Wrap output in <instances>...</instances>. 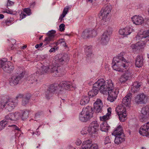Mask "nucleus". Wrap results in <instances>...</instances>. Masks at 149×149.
<instances>
[{
  "label": "nucleus",
  "instance_id": "nucleus-17",
  "mask_svg": "<svg viewBox=\"0 0 149 149\" xmlns=\"http://www.w3.org/2000/svg\"><path fill=\"white\" fill-rule=\"evenodd\" d=\"M21 116L19 112L11 113L6 116L5 119L9 122V120H16L19 119Z\"/></svg>",
  "mask_w": 149,
  "mask_h": 149
},
{
  "label": "nucleus",
  "instance_id": "nucleus-18",
  "mask_svg": "<svg viewBox=\"0 0 149 149\" xmlns=\"http://www.w3.org/2000/svg\"><path fill=\"white\" fill-rule=\"evenodd\" d=\"M92 47L91 46H87L85 47V50L86 55L88 59L93 60L95 56L92 52Z\"/></svg>",
  "mask_w": 149,
  "mask_h": 149
},
{
  "label": "nucleus",
  "instance_id": "nucleus-6",
  "mask_svg": "<svg viewBox=\"0 0 149 149\" xmlns=\"http://www.w3.org/2000/svg\"><path fill=\"white\" fill-rule=\"evenodd\" d=\"M93 117V111L91 107L83 108L79 116V119L83 122H86Z\"/></svg>",
  "mask_w": 149,
  "mask_h": 149
},
{
  "label": "nucleus",
  "instance_id": "nucleus-54",
  "mask_svg": "<svg viewBox=\"0 0 149 149\" xmlns=\"http://www.w3.org/2000/svg\"><path fill=\"white\" fill-rule=\"evenodd\" d=\"M82 143V142L81 140L79 139H77L76 140L75 142V144L77 146H79L80 144H81Z\"/></svg>",
  "mask_w": 149,
  "mask_h": 149
},
{
  "label": "nucleus",
  "instance_id": "nucleus-62",
  "mask_svg": "<svg viewBox=\"0 0 149 149\" xmlns=\"http://www.w3.org/2000/svg\"><path fill=\"white\" fill-rule=\"evenodd\" d=\"M26 47H27L26 45H25L23 46H22L21 47V48L24 49H25V48H26Z\"/></svg>",
  "mask_w": 149,
  "mask_h": 149
},
{
  "label": "nucleus",
  "instance_id": "nucleus-29",
  "mask_svg": "<svg viewBox=\"0 0 149 149\" xmlns=\"http://www.w3.org/2000/svg\"><path fill=\"white\" fill-rule=\"evenodd\" d=\"M95 84V83L93 85V88L88 93V95L91 97L95 96L98 93V90L100 91L99 88L94 87V85Z\"/></svg>",
  "mask_w": 149,
  "mask_h": 149
},
{
  "label": "nucleus",
  "instance_id": "nucleus-60",
  "mask_svg": "<svg viewBox=\"0 0 149 149\" xmlns=\"http://www.w3.org/2000/svg\"><path fill=\"white\" fill-rule=\"evenodd\" d=\"M66 149H76V148L71 146H69L67 147Z\"/></svg>",
  "mask_w": 149,
  "mask_h": 149
},
{
  "label": "nucleus",
  "instance_id": "nucleus-42",
  "mask_svg": "<svg viewBox=\"0 0 149 149\" xmlns=\"http://www.w3.org/2000/svg\"><path fill=\"white\" fill-rule=\"evenodd\" d=\"M30 98L29 95H27V96L24 97L22 101V104L23 105H25L28 102L29 99Z\"/></svg>",
  "mask_w": 149,
  "mask_h": 149
},
{
  "label": "nucleus",
  "instance_id": "nucleus-26",
  "mask_svg": "<svg viewBox=\"0 0 149 149\" xmlns=\"http://www.w3.org/2000/svg\"><path fill=\"white\" fill-rule=\"evenodd\" d=\"M25 74V71L21 68H18L16 69L15 75L17 76L21 79L23 77L24 74Z\"/></svg>",
  "mask_w": 149,
  "mask_h": 149
},
{
  "label": "nucleus",
  "instance_id": "nucleus-49",
  "mask_svg": "<svg viewBox=\"0 0 149 149\" xmlns=\"http://www.w3.org/2000/svg\"><path fill=\"white\" fill-rule=\"evenodd\" d=\"M104 141V143L105 145L107 144H110L111 143V141L108 136H107L105 137Z\"/></svg>",
  "mask_w": 149,
  "mask_h": 149
},
{
  "label": "nucleus",
  "instance_id": "nucleus-34",
  "mask_svg": "<svg viewBox=\"0 0 149 149\" xmlns=\"http://www.w3.org/2000/svg\"><path fill=\"white\" fill-rule=\"evenodd\" d=\"M141 41L140 40L135 44H132L130 46L131 48L133 51L136 50V49H139V47L140 46H142V43H141Z\"/></svg>",
  "mask_w": 149,
  "mask_h": 149
},
{
  "label": "nucleus",
  "instance_id": "nucleus-57",
  "mask_svg": "<svg viewBox=\"0 0 149 149\" xmlns=\"http://www.w3.org/2000/svg\"><path fill=\"white\" fill-rule=\"evenodd\" d=\"M10 126L13 127V128H14L15 130H17L19 131H20V129L19 128H18L17 126H15V125H13Z\"/></svg>",
  "mask_w": 149,
  "mask_h": 149
},
{
  "label": "nucleus",
  "instance_id": "nucleus-23",
  "mask_svg": "<svg viewBox=\"0 0 149 149\" xmlns=\"http://www.w3.org/2000/svg\"><path fill=\"white\" fill-rule=\"evenodd\" d=\"M94 108L96 112L99 113L101 111L102 106V103L100 99H97L94 104Z\"/></svg>",
  "mask_w": 149,
  "mask_h": 149
},
{
  "label": "nucleus",
  "instance_id": "nucleus-37",
  "mask_svg": "<svg viewBox=\"0 0 149 149\" xmlns=\"http://www.w3.org/2000/svg\"><path fill=\"white\" fill-rule=\"evenodd\" d=\"M50 66H42L41 68V70L42 71L41 72L43 74L50 72Z\"/></svg>",
  "mask_w": 149,
  "mask_h": 149
},
{
  "label": "nucleus",
  "instance_id": "nucleus-50",
  "mask_svg": "<svg viewBox=\"0 0 149 149\" xmlns=\"http://www.w3.org/2000/svg\"><path fill=\"white\" fill-rule=\"evenodd\" d=\"M26 16V15L23 12H22L20 14V20H21L25 18Z\"/></svg>",
  "mask_w": 149,
  "mask_h": 149
},
{
  "label": "nucleus",
  "instance_id": "nucleus-1",
  "mask_svg": "<svg viewBox=\"0 0 149 149\" xmlns=\"http://www.w3.org/2000/svg\"><path fill=\"white\" fill-rule=\"evenodd\" d=\"M94 87L100 89V92L103 94L108 93V100L112 102L116 99L119 93L118 89L115 88L112 80L105 81L103 79H98L94 85Z\"/></svg>",
  "mask_w": 149,
  "mask_h": 149
},
{
  "label": "nucleus",
  "instance_id": "nucleus-53",
  "mask_svg": "<svg viewBox=\"0 0 149 149\" xmlns=\"http://www.w3.org/2000/svg\"><path fill=\"white\" fill-rule=\"evenodd\" d=\"M23 96V95L22 94H19L17 95L15 97V101H16L17 102V100H18L21 99V98Z\"/></svg>",
  "mask_w": 149,
  "mask_h": 149
},
{
  "label": "nucleus",
  "instance_id": "nucleus-58",
  "mask_svg": "<svg viewBox=\"0 0 149 149\" xmlns=\"http://www.w3.org/2000/svg\"><path fill=\"white\" fill-rule=\"evenodd\" d=\"M41 113L38 112L36 113L35 115V117L36 118H37L38 117H39V116L41 115Z\"/></svg>",
  "mask_w": 149,
  "mask_h": 149
},
{
  "label": "nucleus",
  "instance_id": "nucleus-10",
  "mask_svg": "<svg viewBox=\"0 0 149 149\" xmlns=\"http://www.w3.org/2000/svg\"><path fill=\"white\" fill-rule=\"evenodd\" d=\"M0 68H2L4 71L8 73L11 72L14 69L13 63L10 61L0 60Z\"/></svg>",
  "mask_w": 149,
  "mask_h": 149
},
{
  "label": "nucleus",
  "instance_id": "nucleus-16",
  "mask_svg": "<svg viewBox=\"0 0 149 149\" xmlns=\"http://www.w3.org/2000/svg\"><path fill=\"white\" fill-rule=\"evenodd\" d=\"M99 124L96 121L92 122L91 124L88 128V133L90 134L93 136L98 130Z\"/></svg>",
  "mask_w": 149,
  "mask_h": 149
},
{
  "label": "nucleus",
  "instance_id": "nucleus-55",
  "mask_svg": "<svg viewBox=\"0 0 149 149\" xmlns=\"http://www.w3.org/2000/svg\"><path fill=\"white\" fill-rule=\"evenodd\" d=\"M14 2L8 0L7 4V6H10L14 5Z\"/></svg>",
  "mask_w": 149,
  "mask_h": 149
},
{
  "label": "nucleus",
  "instance_id": "nucleus-13",
  "mask_svg": "<svg viewBox=\"0 0 149 149\" xmlns=\"http://www.w3.org/2000/svg\"><path fill=\"white\" fill-rule=\"evenodd\" d=\"M134 29L129 26H127L124 28L121 29L119 31V34L123 36V37H127L128 35L134 31Z\"/></svg>",
  "mask_w": 149,
  "mask_h": 149
},
{
  "label": "nucleus",
  "instance_id": "nucleus-24",
  "mask_svg": "<svg viewBox=\"0 0 149 149\" xmlns=\"http://www.w3.org/2000/svg\"><path fill=\"white\" fill-rule=\"evenodd\" d=\"M85 34L88 37V36H95L96 35V31L94 29H87L84 31L82 33V36Z\"/></svg>",
  "mask_w": 149,
  "mask_h": 149
},
{
  "label": "nucleus",
  "instance_id": "nucleus-39",
  "mask_svg": "<svg viewBox=\"0 0 149 149\" xmlns=\"http://www.w3.org/2000/svg\"><path fill=\"white\" fill-rule=\"evenodd\" d=\"M8 120H4L0 122V130H2L7 125Z\"/></svg>",
  "mask_w": 149,
  "mask_h": 149
},
{
  "label": "nucleus",
  "instance_id": "nucleus-4",
  "mask_svg": "<svg viewBox=\"0 0 149 149\" xmlns=\"http://www.w3.org/2000/svg\"><path fill=\"white\" fill-rule=\"evenodd\" d=\"M123 53H121L119 56L113 58L112 68L115 70L122 71L126 69L128 67V63L123 57Z\"/></svg>",
  "mask_w": 149,
  "mask_h": 149
},
{
  "label": "nucleus",
  "instance_id": "nucleus-15",
  "mask_svg": "<svg viewBox=\"0 0 149 149\" xmlns=\"http://www.w3.org/2000/svg\"><path fill=\"white\" fill-rule=\"evenodd\" d=\"M148 107L147 106L142 108L139 116V118L141 121H143L148 119L149 116L148 113Z\"/></svg>",
  "mask_w": 149,
  "mask_h": 149
},
{
  "label": "nucleus",
  "instance_id": "nucleus-59",
  "mask_svg": "<svg viewBox=\"0 0 149 149\" xmlns=\"http://www.w3.org/2000/svg\"><path fill=\"white\" fill-rule=\"evenodd\" d=\"M36 3L35 2H32L30 3V6L31 8L33 7L35 5Z\"/></svg>",
  "mask_w": 149,
  "mask_h": 149
},
{
  "label": "nucleus",
  "instance_id": "nucleus-11",
  "mask_svg": "<svg viewBox=\"0 0 149 149\" xmlns=\"http://www.w3.org/2000/svg\"><path fill=\"white\" fill-rule=\"evenodd\" d=\"M148 98V96L142 93L137 95L134 101L136 104L139 105L144 104L147 101Z\"/></svg>",
  "mask_w": 149,
  "mask_h": 149
},
{
  "label": "nucleus",
  "instance_id": "nucleus-21",
  "mask_svg": "<svg viewBox=\"0 0 149 149\" xmlns=\"http://www.w3.org/2000/svg\"><path fill=\"white\" fill-rule=\"evenodd\" d=\"M21 79L14 75L9 79V84L12 86H14L17 84Z\"/></svg>",
  "mask_w": 149,
  "mask_h": 149
},
{
  "label": "nucleus",
  "instance_id": "nucleus-52",
  "mask_svg": "<svg viewBox=\"0 0 149 149\" xmlns=\"http://www.w3.org/2000/svg\"><path fill=\"white\" fill-rule=\"evenodd\" d=\"M65 25L64 24H61L59 26L60 31H63L65 30Z\"/></svg>",
  "mask_w": 149,
  "mask_h": 149
},
{
  "label": "nucleus",
  "instance_id": "nucleus-2",
  "mask_svg": "<svg viewBox=\"0 0 149 149\" xmlns=\"http://www.w3.org/2000/svg\"><path fill=\"white\" fill-rule=\"evenodd\" d=\"M74 87L73 84L69 81H62L58 85L56 84L51 85L48 87L47 90L44 93L45 98L49 99L51 98L53 95V93L59 90V93H62L61 91H65L66 90H70L71 88Z\"/></svg>",
  "mask_w": 149,
  "mask_h": 149
},
{
  "label": "nucleus",
  "instance_id": "nucleus-30",
  "mask_svg": "<svg viewBox=\"0 0 149 149\" xmlns=\"http://www.w3.org/2000/svg\"><path fill=\"white\" fill-rule=\"evenodd\" d=\"M100 130L103 132H107L110 128V126L107 122H103L100 125Z\"/></svg>",
  "mask_w": 149,
  "mask_h": 149
},
{
  "label": "nucleus",
  "instance_id": "nucleus-40",
  "mask_svg": "<svg viewBox=\"0 0 149 149\" xmlns=\"http://www.w3.org/2000/svg\"><path fill=\"white\" fill-rule=\"evenodd\" d=\"M54 40V39L52 38L47 36L45 38L43 42L45 43V45H47L49 44L51 42H53Z\"/></svg>",
  "mask_w": 149,
  "mask_h": 149
},
{
  "label": "nucleus",
  "instance_id": "nucleus-35",
  "mask_svg": "<svg viewBox=\"0 0 149 149\" xmlns=\"http://www.w3.org/2000/svg\"><path fill=\"white\" fill-rule=\"evenodd\" d=\"M127 81L130 80L132 78V73L129 70H127L125 71L124 73L122 74Z\"/></svg>",
  "mask_w": 149,
  "mask_h": 149
},
{
  "label": "nucleus",
  "instance_id": "nucleus-3",
  "mask_svg": "<svg viewBox=\"0 0 149 149\" xmlns=\"http://www.w3.org/2000/svg\"><path fill=\"white\" fill-rule=\"evenodd\" d=\"M59 57L56 56V60L53 61L52 65L50 66V72L55 73V76H61L64 75L66 72V71L60 65H62L64 62L69 60L67 55H63L62 57L59 58Z\"/></svg>",
  "mask_w": 149,
  "mask_h": 149
},
{
  "label": "nucleus",
  "instance_id": "nucleus-25",
  "mask_svg": "<svg viewBox=\"0 0 149 149\" xmlns=\"http://www.w3.org/2000/svg\"><path fill=\"white\" fill-rule=\"evenodd\" d=\"M146 38H147V39L149 41V30L143 31L142 34H138L136 36V39L139 40Z\"/></svg>",
  "mask_w": 149,
  "mask_h": 149
},
{
  "label": "nucleus",
  "instance_id": "nucleus-20",
  "mask_svg": "<svg viewBox=\"0 0 149 149\" xmlns=\"http://www.w3.org/2000/svg\"><path fill=\"white\" fill-rule=\"evenodd\" d=\"M131 19L133 23L136 25L141 24L144 22L143 18L141 16L139 15H134L132 17Z\"/></svg>",
  "mask_w": 149,
  "mask_h": 149
},
{
  "label": "nucleus",
  "instance_id": "nucleus-14",
  "mask_svg": "<svg viewBox=\"0 0 149 149\" xmlns=\"http://www.w3.org/2000/svg\"><path fill=\"white\" fill-rule=\"evenodd\" d=\"M139 133L143 136H149V122L145 124L140 127Z\"/></svg>",
  "mask_w": 149,
  "mask_h": 149
},
{
  "label": "nucleus",
  "instance_id": "nucleus-45",
  "mask_svg": "<svg viewBox=\"0 0 149 149\" xmlns=\"http://www.w3.org/2000/svg\"><path fill=\"white\" fill-rule=\"evenodd\" d=\"M4 13H7L8 14L14 15L16 14V12L15 11H13L12 10L8 9H6L5 11L3 12Z\"/></svg>",
  "mask_w": 149,
  "mask_h": 149
},
{
  "label": "nucleus",
  "instance_id": "nucleus-32",
  "mask_svg": "<svg viewBox=\"0 0 149 149\" xmlns=\"http://www.w3.org/2000/svg\"><path fill=\"white\" fill-rule=\"evenodd\" d=\"M38 77V74L35 73L29 76V80L31 81V83H33L37 81Z\"/></svg>",
  "mask_w": 149,
  "mask_h": 149
},
{
  "label": "nucleus",
  "instance_id": "nucleus-41",
  "mask_svg": "<svg viewBox=\"0 0 149 149\" xmlns=\"http://www.w3.org/2000/svg\"><path fill=\"white\" fill-rule=\"evenodd\" d=\"M118 82L121 84H124L127 81V79L122 75L118 78Z\"/></svg>",
  "mask_w": 149,
  "mask_h": 149
},
{
  "label": "nucleus",
  "instance_id": "nucleus-9",
  "mask_svg": "<svg viewBox=\"0 0 149 149\" xmlns=\"http://www.w3.org/2000/svg\"><path fill=\"white\" fill-rule=\"evenodd\" d=\"M126 109L124 106L117 107L116 109V112L119 116L120 121L123 122L126 119L127 114Z\"/></svg>",
  "mask_w": 149,
  "mask_h": 149
},
{
  "label": "nucleus",
  "instance_id": "nucleus-5",
  "mask_svg": "<svg viewBox=\"0 0 149 149\" xmlns=\"http://www.w3.org/2000/svg\"><path fill=\"white\" fill-rule=\"evenodd\" d=\"M112 134L115 137L114 142L117 145L120 144L125 140V136L122 127L120 125L115 129Z\"/></svg>",
  "mask_w": 149,
  "mask_h": 149
},
{
  "label": "nucleus",
  "instance_id": "nucleus-48",
  "mask_svg": "<svg viewBox=\"0 0 149 149\" xmlns=\"http://www.w3.org/2000/svg\"><path fill=\"white\" fill-rule=\"evenodd\" d=\"M92 141H91L90 146L89 148V149H98V146L96 144H92Z\"/></svg>",
  "mask_w": 149,
  "mask_h": 149
},
{
  "label": "nucleus",
  "instance_id": "nucleus-31",
  "mask_svg": "<svg viewBox=\"0 0 149 149\" xmlns=\"http://www.w3.org/2000/svg\"><path fill=\"white\" fill-rule=\"evenodd\" d=\"M91 143V141L88 140L84 141L80 149H88Z\"/></svg>",
  "mask_w": 149,
  "mask_h": 149
},
{
  "label": "nucleus",
  "instance_id": "nucleus-8",
  "mask_svg": "<svg viewBox=\"0 0 149 149\" xmlns=\"http://www.w3.org/2000/svg\"><path fill=\"white\" fill-rule=\"evenodd\" d=\"M112 7L109 4H107L104 6L100 11L102 20L105 22L109 21V15L111 12Z\"/></svg>",
  "mask_w": 149,
  "mask_h": 149
},
{
  "label": "nucleus",
  "instance_id": "nucleus-51",
  "mask_svg": "<svg viewBox=\"0 0 149 149\" xmlns=\"http://www.w3.org/2000/svg\"><path fill=\"white\" fill-rule=\"evenodd\" d=\"M63 39H61V40H60L58 41V43H61L62 45L65 47H67L66 43L64 41H63Z\"/></svg>",
  "mask_w": 149,
  "mask_h": 149
},
{
  "label": "nucleus",
  "instance_id": "nucleus-38",
  "mask_svg": "<svg viewBox=\"0 0 149 149\" xmlns=\"http://www.w3.org/2000/svg\"><path fill=\"white\" fill-rule=\"evenodd\" d=\"M14 19L13 18L10 17L8 18L5 20L4 24L6 26H9L13 23Z\"/></svg>",
  "mask_w": 149,
  "mask_h": 149
},
{
  "label": "nucleus",
  "instance_id": "nucleus-46",
  "mask_svg": "<svg viewBox=\"0 0 149 149\" xmlns=\"http://www.w3.org/2000/svg\"><path fill=\"white\" fill-rule=\"evenodd\" d=\"M23 12L24 13H25L28 15H30L31 14V10L29 8H24L23 9Z\"/></svg>",
  "mask_w": 149,
  "mask_h": 149
},
{
  "label": "nucleus",
  "instance_id": "nucleus-56",
  "mask_svg": "<svg viewBox=\"0 0 149 149\" xmlns=\"http://www.w3.org/2000/svg\"><path fill=\"white\" fill-rule=\"evenodd\" d=\"M43 44L42 43H41L39 44H37L35 45V47L36 49L38 48L41 47L42 45Z\"/></svg>",
  "mask_w": 149,
  "mask_h": 149
},
{
  "label": "nucleus",
  "instance_id": "nucleus-19",
  "mask_svg": "<svg viewBox=\"0 0 149 149\" xmlns=\"http://www.w3.org/2000/svg\"><path fill=\"white\" fill-rule=\"evenodd\" d=\"M131 97L132 94L131 93H129L123 98L122 101L123 106L126 107H129L130 106Z\"/></svg>",
  "mask_w": 149,
  "mask_h": 149
},
{
  "label": "nucleus",
  "instance_id": "nucleus-33",
  "mask_svg": "<svg viewBox=\"0 0 149 149\" xmlns=\"http://www.w3.org/2000/svg\"><path fill=\"white\" fill-rule=\"evenodd\" d=\"M90 98L88 96H83L80 101V104L82 105H84L87 104L89 102Z\"/></svg>",
  "mask_w": 149,
  "mask_h": 149
},
{
  "label": "nucleus",
  "instance_id": "nucleus-47",
  "mask_svg": "<svg viewBox=\"0 0 149 149\" xmlns=\"http://www.w3.org/2000/svg\"><path fill=\"white\" fill-rule=\"evenodd\" d=\"M81 134L84 135L88 133V127H86L84 128L81 132Z\"/></svg>",
  "mask_w": 149,
  "mask_h": 149
},
{
  "label": "nucleus",
  "instance_id": "nucleus-7",
  "mask_svg": "<svg viewBox=\"0 0 149 149\" xmlns=\"http://www.w3.org/2000/svg\"><path fill=\"white\" fill-rule=\"evenodd\" d=\"M17 104L16 101H14V99H9L7 100H1V108H5L8 111H12Z\"/></svg>",
  "mask_w": 149,
  "mask_h": 149
},
{
  "label": "nucleus",
  "instance_id": "nucleus-63",
  "mask_svg": "<svg viewBox=\"0 0 149 149\" xmlns=\"http://www.w3.org/2000/svg\"><path fill=\"white\" fill-rule=\"evenodd\" d=\"M4 17V15L2 14H0V19H2Z\"/></svg>",
  "mask_w": 149,
  "mask_h": 149
},
{
  "label": "nucleus",
  "instance_id": "nucleus-27",
  "mask_svg": "<svg viewBox=\"0 0 149 149\" xmlns=\"http://www.w3.org/2000/svg\"><path fill=\"white\" fill-rule=\"evenodd\" d=\"M143 57L140 56H138L136 58L135 64L136 67H141L143 65Z\"/></svg>",
  "mask_w": 149,
  "mask_h": 149
},
{
  "label": "nucleus",
  "instance_id": "nucleus-22",
  "mask_svg": "<svg viewBox=\"0 0 149 149\" xmlns=\"http://www.w3.org/2000/svg\"><path fill=\"white\" fill-rule=\"evenodd\" d=\"M111 112V109L110 107L107 109V113L106 114L103 116L100 117V119L101 121L106 122V121L110 118Z\"/></svg>",
  "mask_w": 149,
  "mask_h": 149
},
{
  "label": "nucleus",
  "instance_id": "nucleus-61",
  "mask_svg": "<svg viewBox=\"0 0 149 149\" xmlns=\"http://www.w3.org/2000/svg\"><path fill=\"white\" fill-rule=\"evenodd\" d=\"M55 48H51V49H50L49 50V52H55Z\"/></svg>",
  "mask_w": 149,
  "mask_h": 149
},
{
  "label": "nucleus",
  "instance_id": "nucleus-64",
  "mask_svg": "<svg viewBox=\"0 0 149 149\" xmlns=\"http://www.w3.org/2000/svg\"><path fill=\"white\" fill-rule=\"evenodd\" d=\"M141 149H146V148L143 147L141 148Z\"/></svg>",
  "mask_w": 149,
  "mask_h": 149
},
{
  "label": "nucleus",
  "instance_id": "nucleus-43",
  "mask_svg": "<svg viewBox=\"0 0 149 149\" xmlns=\"http://www.w3.org/2000/svg\"><path fill=\"white\" fill-rule=\"evenodd\" d=\"M56 33V31L54 30H52L49 31L47 33V34L48 36L54 39L55 36V34Z\"/></svg>",
  "mask_w": 149,
  "mask_h": 149
},
{
  "label": "nucleus",
  "instance_id": "nucleus-12",
  "mask_svg": "<svg viewBox=\"0 0 149 149\" xmlns=\"http://www.w3.org/2000/svg\"><path fill=\"white\" fill-rule=\"evenodd\" d=\"M112 34V31L110 30L105 31L102 36L101 42L103 45H107L109 42L110 38Z\"/></svg>",
  "mask_w": 149,
  "mask_h": 149
},
{
  "label": "nucleus",
  "instance_id": "nucleus-36",
  "mask_svg": "<svg viewBox=\"0 0 149 149\" xmlns=\"http://www.w3.org/2000/svg\"><path fill=\"white\" fill-rule=\"evenodd\" d=\"M69 10V7L68 6H66L63 9L62 14L60 16L59 20L60 21H61L63 19L64 17L66 14L67 13Z\"/></svg>",
  "mask_w": 149,
  "mask_h": 149
},
{
  "label": "nucleus",
  "instance_id": "nucleus-28",
  "mask_svg": "<svg viewBox=\"0 0 149 149\" xmlns=\"http://www.w3.org/2000/svg\"><path fill=\"white\" fill-rule=\"evenodd\" d=\"M141 85V84L138 82H134L132 87V91L134 93L137 92L140 89V87Z\"/></svg>",
  "mask_w": 149,
  "mask_h": 149
},
{
  "label": "nucleus",
  "instance_id": "nucleus-44",
  "mask_svg": "<svg viewBox=\"0 0 149 149\" xmlns=\"http://www.w3.org/2000/svg\"><path fill=\"white\" fill-rule=\"evenodd\" d=\"M29 113L28 111H26L23 112L22 116V119L24 120L27 118L29 116Z\"/></svg>",
  "mask_w": 149,
  "mask_h": 149
}]
</instances>
